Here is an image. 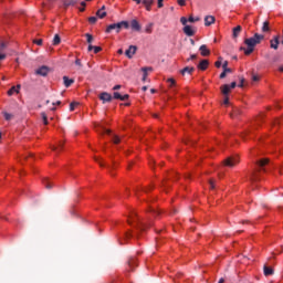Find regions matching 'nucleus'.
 Here are the masks:
<instances>
[{"mask_svg":"<svg viewBox=\"0 0 283 283\" xmlns=\"http://www.w3.org/2000/svg\"><path fill=\"white\" fill-rule=\"evenodd\" d=\"M151 28H154V23L147 24V25H146V29H145V32H146L147 34H151Z\"/></svg>","mask_w":283,"mask_h":283,"instance_id":"nucleus-36","label":"nucleus"},{"mask_svg":"<svg viewBox=\"0 0 283 283\" xmlns=\"http://www.w3.org/2000/svg\"><path fill=\"white\" fill-rule=\"evenodd\" d=\"M132 222L136 223L137 230L138 231H145L147 229V227H151V224H147L143 221H140V219L138 218V216L136 213H133L130 216V218L128 219V224H132Z\"/></svg>","mask_w":283,"mask_h":283,"instance_id":"nucleus-3","label":"nucleus"},{"mask_svg":"<svg viewBox=\"0 0 283 283\" xmlns=\"http://www.w3.org/2000/svg\"><path fill=\"white\" fill-rule=\"evenodd\" d=\"M41 116H42V120L48 119V114H45V113H41Z\"/></svg>","mask_w":283,"mask_h":283,"instance_id":"nucleus-57","label":"nucleus"},{"mask_svg":"<svg viewBox=\"0 0 283 283\" xmlns=\"http://www.w3.org/2000/svg\"><path fill=\"white\" fill-rule=\"evenodd\" d=\"M235 87H238V83L232 82L230 85L229 84H223L220 87L221 94H223V96H229L230 92L232 90H235Z\"/></svg>","mask_w":283,"mask_h":283,"instance_id":"nucleus-4","label":"nucleus"},{"mask_svg":"<svg viewBox=\"0 0 283 283\" xmlns=\"http://www.w3.org/2000/svg\"><path fill=\"white\" fill-rule=\"evenodd\" d=\"M238 114H242V111L235 108L233 115H234V116H238Z\"/></svg>","mask_w":283,"mask_h":283,"instance_id":"nucleus-54","label":"nucleus"},{"mask_svg":"<svg viewBox=\"0 0 283 283\" xmlns=\"http://www.w3.org/2000/svg\"><path fill=\"white\" fill-rule=\"evenodd\" d=\"M35 74L38 76H48V74H50V67H48L46 65H42L35 71Z\"/></svg>","mask_w":283,"mask_h":283,"instance_id":"nucleus-7","label":"nucleus"},{"mask_svg":"<svg viewBox=\"0 0 283 283\" xmlns=\"http://www.w3.org/2000/svg\"><path fill=\"white\" fill-rule=\"evenodd\" d=\"M196 72V69L193 66H186L180 71V74L185 76V74H193Z\"/></svg>","mask_w":283,"mask_h":283,"instance_id":"nucleus-17","label":"nucleus"},{"mask_svg":"<svg viewBox=\"0 0 283 283\" xmlns=\"http://www.w3.org/2000/svg\"><path fill=\"white\" fill-rule=\"evenodd\" d=\"M271 50L280 49V35H274L273 39L270 40Z\"/></svg>","mask_w":283,"mask_h":283,"instance_id":"nucleus-6","label":"nucleus"},{"mask_svg":"<svg viewBox=\"0 0 283 283\" xmlns=\"http://www.w3.org/2000/svg\"><path fill=\"white\" fill-rule=\"evenodd\" d=\"M120 87H122V86H120L119 84H117V85H115V86L113 87V90H114V91L120 90Z\"/></svg>","mask_w":283,"mask_h":283,"instance_id":"nucleus-61","label":"nucleus"},{"mask_svg":"<svg viewBox=\"0 0 283 283\" xmlns=\"http://www.w3.org/2000/svg\"><path fill=\"white\" fill-rule=\"evenodd\" d=\"M223 105H229V95H224Z\"/></svg>","mask_w":283,"mask_h":283,"instance_id":"nucleus-51","label":"nucleus"},{"mask_svg":"<svg viewBox=\"0 0 283 283\" xmlns=\"http://www.w3.org/2000/svg\"><path fill=\"white\" fill-rule=\"evenodd\" d=\"M184 33L187 36H193V34H196V31H193V29L191 28V25H186L184 27Z\"/></svg>","mask_w":283,"mask_h":283,"instance_id":"nucleus-18","label":"nucleus"},{"mask_svg":"<svg viewBox=\"0 0 283 283\" xmlns=\"http://www.w3.org/2000/svg\"><path fill=\"white\" fill-rule=\"evenodd\" d=\"M75 65H77L78 67H83V63H81V59L75 60Z\"/></svg>","mask_w":283,"mask_h":283,"instance_id":"nucleus-48","label":"nucleus"},{"mask_svg":"<svg viewBox=\"0 0 283 283\" xmlns=\"http://www.w3.org/2000/svg\"><path fill=\"white\" fill-rule=\"evenodd\" d=\"M188 21H189V23H196V21H200V18H193L192 15H190L189 18H188Z\"/></svg>","mask_w":283,"mask_h":283,"instance_id":"nucleus-41","label":"nucleus"},{"mask_svg":"<svg viewBox=\"0 0 283 283\" xmlns=\"http://www.w3.org/2000/svg\"><path fill=\"white\" fill-rule=\"evenodd\" d=\"M96 17H98V19H105V17H107V12H105L103 10H98L96 12Z\"/></svg>","mask_w":283,"mask_h":283,"instance_id":"nucleus-30","label":"nucleus"},{"mask_svg":"<svg viewBox=\"0 0 283 283\" xmlns=\"http://www.w3.org/2000/svg\"><path fill=\"white\" fill-rule=\"evenodd\" d=\"M33 43H35V45H43V40L42 39L34 40Z\"/></svg>","mask_w":283,"mask_h":283,"instance_id":"nucleus-47","label":"nucleus"},{"mask_svg":"<svg viewBox=\"0 0 283 283\" xmlns=\"http://www.w3.org/2000/svg\"><path fill=\"white\" fill-rule=\"evenodd\" d=\"M92 50H94V45L90 44L87 51L92 52Z\"/></svg>","mask_w":283,"mask_h":283,"instance_id":"nucleus-60","label":"nucleus"},{"mask_svg":"<svg viewBox=\"0 0 283 283\" xmlns=\"http://www.w3.org/2000/svg\"><path fill=\"white\" fill-rule=\"evenodd\" d=\"M196 59H198V55L197 54H191L190 59H188L187 62L189 63V61H193Z\"/></svg>","mask_w":283,"mask_h":283,"instance_id":"nucleus-49","label":"nucleus"},{"mask_svg":"<svg viewBox=\"0 0 283 283\" xmlns=\"http://www.w3.org/2000/svg\"><path fill=\"white\" fill-rule=\"evenodd\" d=\"M256 165H258L259 167H261V169H262V167H264L265 165H269V159H268V158L261 159V160H259V161L256 163Z\"/></svg>","mask_w":283,"mask_h":283,"instance_id":"nucleus-29","label":"nucleus"},{"mask_svg":"<svg viewBox=\"0 0 283 283\" xmlns=\"http://www.w3.org/2000/svg\"><path fill=\"white\" fill-rule=\"evenodd\" d=\"M199 52H200L201 56H209V54H211V51L207 48L206 44H202L199 48Z\"/></svg>","mask_w":283,"mask_h":283,"instance_id":"nucleus-14","label":"nucleus"},{"mask_svg":"<svg viewBox=\"0 0 283 283\" xmlns=\"http://www.w3.org/2000/svg\"><path fill=\"white\" fill-rule=\"evenodd\" d=\"M96 21H98V18H96V17H91V18H88V22H90L92 25H94V23H96Z\"/></svg>","mask_w":283,"mask_h":283,"instance_id":"nucleus-39","label":"nucleus"},{"mask_svg":"<svg viewBox=\"0 0 283 283\" xmlns=\"http://www.w3.org/2000/svg\"><path fill=\"white\" fill-rule=\"evenodd\" d=\"M154 69L151 67H143L142 72H144L143 81H147V72H151Z\"/></svg>","mask_w":283,"mask_h":283,"instance_id":"nucleus-28","label":"nucleus"},{"mask_svg":"<svg viewBox=\"0 0 283 283\" xmlns=\"http://www.w3.org/2000/svg\"><path fill=\"white\" fill-rule=\"evenodd\" d=\"M271 29L269 28V21L263 22L262 32H269Z\"/></svg>","mask_w":283,"mask_h":283,"instance_id":"nucleus-33","label":"nucleus"},{"mask_svg":"<svg viewBox=\"0 0 283 283\" xmlns=\"http://www.w3.org/2000/svg\"><path fill=\"white\" fill-rule=\"evenodd\" d=\"M137 264H138V260L136 258H130L128 260V266L130 271H134V266H137Z\"/></svg>","mask_w":283,"mask_h":283,"instance_id":"nucleus-23","label":"nucleus"},{"mask_svg":"<svg viewBox=\"0 0 283 283\" xmlns=\"http://www.w3.org/2000/svg\"><path fill=\"white\" fill-rule=\"evenodd\" d=\"M252 81H254V82H255V81H260V77H258V75H253V76H252Z\"/></svg>","mask_w":283,"mask_h":283,"instance_id":"nucleus-59","label":"nucleus"},{"mask_svg":"<svg viewBox=\"0 0 283 283\" xmlns=\"http://www.w3.org/2000/svg\"><path fill=\"white\" fill-rule=\"evenodd\" d=\"M85 36H86L87 43L92 44V42L94 41V36L90 33H85Z\"/></svg>","mask_w":283,"mask_h":283,"instance_id":"nucleus-35","label":"nucleus"},{"mask_svg":"<svg viewBox=\"0 0 283 283\" xmlns=\"http://www.w3.org/2000/svg\"><path fill=\"white\" fill-rule=\"evenodd\" d=\"M163 1L164 0H158V2H157L158 8H164L165 4L163 3Z\"/></svg>","mask_w":283,"mask_h":283,"instance_id":"nucleus-53","label":"nucleus"},{"mask_svg":"<svg viewBox=\"0 0 283 283\" xmlns=\"http://www.w3.org/2000/svg\"><path fill=\"white\" fill-rule=\"evenodd\" d=\"M2 114H3V117H4L7 120H12V118H13V115H12V114H10V113H8V112H3Z\"/></svg>","mask_w":283,"mask_h":283,"instance_id":"nucleus-34","label":"nucleus"},{"mask_svg":"<svg viewBox=\"0 0 283 283\" xmlns=\"http://www.w3.org/2000/svg\"><path fill=\"white\" fill-rule=\"evenodd\" d=\"M124 28V30H129V22L128 21H120L117 23H113L107 25L106 28V34H111L113 30H115L116 34L120 32V30Z\"/></svg>","mask_w":283,"mask_h":283,"instance_id":"nucleus-2","label":"nucleus"},{"mask_svg":"<svg viewBox=\"0 0 283 283\" xmlns=\"http://www.w3.org/2000/svg\"><path fill=\"white\" fill-rule=\"evenodd\" d=\"M218 283H224V279H220Z\"/></svg>","mask_w":283,"mask_h":283,"instance_id":"nucleus-63","label":"nucleus"},{"mask_svg":"<svg viewBox=\"0 0 283 283\" xmlns=\"http://www.w3.org/2000/svg\"><path fill=\"white\" fill-rule=\"evenodd\" d=\"M6 48H8V44H6V42H2L0 44V61H3L6 59V54L1 53L4 51Z\"/></svg>","mask_w":283,"mask_h":283,"instance_id":"nucleus-24","label":"nucleus"},{"mask_svg":"<svg viewBox=\"0 0 283 283\" xmlns=\"http://www.w3.org/2000/svg\"><path fill=\"white\" fill-rule=\"evenodd\" d=\"M95 129L98 134H112V130L106 129L105 127H103L102 125H97L95 126Z\"/></svg>","mask_w":283,"mask_h":283,"instance_id":"nucleus-19","label":"nucleus"},{"mask_svg":"<svg viewBox=\"0 0 283 283\" xmlns=\"http://www.w3.org/2000/svg\"><path fill=\"white\" fill-rule=\"evenodd\" d=\"M43 185L46 189H52V187H54V184H52L50 180L45 179L43 181Z\"/></svg>","mask_w":283,"mask_h":283,"instance_id":"nucleus-31","label":"nucleus"},{"mask_svg":"<svg viewBox=\"0 0 283 283\" xmlns=\"http://www.w3.org/2000/svg\"><path fill=\"white\" fill-rule=\"evenodd\" d=\"M275 274V270H273V268L269 266L268 264L263 265V275H265V277H269L270 275H274Z\"/></svg>","mask_w":283,"mask_h":283,"instance_id":"nucleus-11","label":"nucleus"},{"mask_svg":"<svg viewBox=\"0 0 283 283\" xmlns=\"http://www.w3.org/2000/svg\"><path fill=\"white\" fill-rule=\"evenodd\" d=\"M223 72H226V74L231 73V69H226Z\"/></svg>","mask_w":283,"mask_h":283,"instance_id":"nucleus-62","label":"nucleus"},{"mask_svg":"<svg viewBox=\"0 0 283 283\" xmlns=\"http://www.w3.org/2000/svg\"><path fill=\"white\" fill-rule=\"evenodd\" d=\"M213 23H216V17H213V15H206L205 17L206 28H209V25H213Z\"/></svg>","mask_w":283,"mask_h":283,"instance_id":"nucleus-12","label":"nucleus"},{"mask_svg":"<svg viewBox=\"0 0 283 283\" xmlns=\"http://www.w3.org/2000/svg\"><path fill=\"white\" fill-rule=\"evenodd\" d=\"M59 43H61V36L55 34L53 38V45H59Z\"/></svg>","mask_w":283,"mask_h":283,"instance_id":"nucleus-32","label":"nucleus"},{"mask_svg":"<svg viewBox=\"0 0 283 283\" xmlns=\"http://www.w3.org/2000/svg\"><path fill=\"white\" fill-rule=\"evenodd\" d=\"M228 65H229V62H227V61H226V62H223V64H222V69H223V71L228 69Z\"/></svg>","mask_w":283,"mask_h":283,"instance_id":"nucleus-55","label":"nucleus"},{"mask_svg":"<svg viewBox=\"0 0 283 283\" xmlns=\"http://www.w3.org/2000/svg\"><path fill=\"white\" fill-rule=\"evenodd\" d=\"M279 72H283V65L279 67Z\"/></svg>","mask_w":283,"mask_h":283,"instance_id":"nucleus-64","label":"nucleus"},{"mask_svg":"<svg viewBox=\"0 0 283 283\" xmlns=\"http://www.w3.org/2000/svg\"><path fill=\"white\" fill-rule=\"evenodd\" d=\"M76 106H78V103L77 102H72L70 104V112H74V109L76 108Z\"/></svg>","mask_w":283,"mask_h":283,"instance_id":"nucleus-38","label":"nucleus"},{"mask_svg":"<svg viewBox=\"0 0 283 283\" xmlns=\"http://www.w3.org/2000/svg\"><path fill=\"white\" fill-rule=\"evenodd\" d=\"M59 149H63V142H60L59 147H52L53 151H59Z\"/></svg>","mask_w":283,"mask_h":283,"instance_id":"nucleus-40","label":"nucleus"},{"mask_svg":"<svg viewBox=\"0 0 283 283\" xmlns=\"http://www.w3.org/2000/svg\"><path fill=\"white\" fill-rule=\"evenodd\" d=\"M189 20H187V18H185V17H181L180 18V23L182 24V25H187V22H188Z\"/></svg>","mask_w":283,"mask_h":283,"instance_id":"nucleus-44","label":"nucleus"},{"mask_svg":"<svg viewBox=\"0 0 283 283\" xmlns=\"http://www.w3.org/2000/svg\"><path fill=\"white\" fill-rule=\"evenodd\" d=\"M239 87H244V77L241 78Z\"/></svg>","mask_w":283,"mask_h":283,"instance_id":"nucleus-56","label":"nucleus"},{"mask_svg":"<svg viewBox=\"0 0 283 283\" xmlns=\"http://www.w3.org/2000/svg\"><path fill=\"white\" fill-rule=\"evenodd\" d=\"M186 3H187V0H178L179 6H186Z\"/></svg>","mask_w":283,"mask_h":283,"instance_id":"nucleus-52","label":"nucleus"},{"mask_svg":"<svg viewBox=\"0 0 283 283\" xmlns=\"http://www.w3.org/2000/svg\"><path fill=\"white\" fill-rule=\"evenodd\" d=\"M113 98H115L116 101H127L129 98V94L120 95V93L114 92Z\"/></svg>","mask_w":283,"mask_h":283,"instance_id":"nucleus-13","label":"nucleus"},{"mask_svg":"<svg viewBox=\"0 0 283 283\" xmlns=\"http://www.w3.org/2000/svg\"><path fill=\"white\" fill-rule=\"evenodd\" d=\"M143 4L145 6L147 12H151V6H154V0H143Z\"/></svg>","mask_w":283,"mask_h":283,"instance_id":"nucleus-21","label":"nucleus"},{"mask_svg":"<svg viewBox=\"0 0 283 283\" xmlns=\"http://www.w3.org/2000/svg\"><path fill=\"white\" fill-rule=\"evenodd\" d=\"M112 94L107 92H103L99 94V101H102V103H112Z\"/></svg>","mask_w":283,"mask_h":283,"instance_id":"nucleus-9","label":"nucleus"},{"mask_svg":"<svg viewBox=\"0 0 283 283\" xmlns=\"http://www.w3.org/2000/svg\"><path fill=\"white\" fill-rule=\"evenodd\" d=\"M63 81H64L65 87H70V86L73 85V83H74V80H73V78H70V77H67V76H63Z\"/></svg>","mask_w":283,"mask_h":283,"instance_id":"nucleus-26","label":"nucleus"},{"mask_svg":"<svg viewBox=\"0 0 283 283\" xmlns=\"http://www.w3.org/2000/svg\"><path fill=\"white\" fill-rule=\"evenodd\" d=\"M216 67H222V57H219V61L214 63Z\"/></svg>","mask_w":283,"mask_h":283,"instance_id":"nucleus-46","label":"nucleus"},{"mask_svg":"<svg viewBox=\"0 0 283 283\" xmlns=\"http://www.w3.org/2000/svg\"><path fill=\"white\" fill-rule=\"evenodd\" d=\"M258 180H260V169L254 170L250 175V182L252 185H255V182H258Z\"/></svg>","mask_w":283,"mask_h":283,"instance_id":"nucleus-10","label":"nucleus"},{"mask_svg":"<svg viewBox=\"0 0 283 283\" xmlns=\"http://www.w3.org/2000/svg\"><path fill=\"white\" fill-rule=\"evenodd\" d=\"M149 189H154V186H150L149 188H137L135 189V196L140 198V192L144 191V193H149Z\"/></svg>","mask_w":283,"mask_h":283,"instance_id":"nucleus-16","label":"nucleus"},{"mask_svg":"<svg viewBox=\"0 0 283 283\" xmlns=\"http://www.w3.org/2000/svg\"><path fill=\"white\" fill-rule=\"evenodd\" d=\"M167 83L170 84L169 87L176 86V80H175L174 77L168 78V80H167Z\"/></svg>","mask_w":283,"mask_h":283,"instance_id":"nucleus-37","label":"nucleus"},{"mask_svg":"<svg viewBox=\"0 0 283 283\" xmlns=\"http://www.w3.org/2000/svg\"><path fill=\"white\" fill-rule=\"evenodd\" d=\"M19 90H21L20 84H18L17 86H12V87L8 91V96H12V94H19Z\"/></svg>","mask_w":283,"mask_h":283,"instance_id":"nucleus-22","label":"nucleus"},{"mask_svg":"<svg viewBox=\"0 0 283 283\" xmlns=\"http://www.w3.org/2000/svg\"><path fill=\"white\" fill-rule=\"evenodd\" d=\"M130 28L135 32H140V30H142V27H140V23H138V20H132L130 21Z\"/></svg>","mask_w":283,"mask_h":283,"instance_id":"nucleus-15","label":"nucleus"},{"mask_svg":"<svg viewBox=\"0 0 283 283\" xmlns=\"http://www.w3.org/2000/svg\"><path fill=\"white\" fill-rule=\"evenodd\" d=\"M210 189H216V181L213 179L209 180Z\"/></svg>","mask_w":283,"mask_h":283,"instance_id":"nucleus-45","label":"nucleus"},{"mask_svg":"<svg viewBox=\"0 0 283 283\" xmlns=\"http://www.w3.org/2000/svg\"><path fill=\"white\" fill-rule=\"evenodd\" d=\"M138 50V48L136 45H130L126 51H125V55L127 56V59H134V54H136V51Z\"/></svg>","mask_w":283,"mask_h":283,"instance_id":"nucleus-8","label":"nucleus"},{"mask_svg":"<svg viewBox=\"0 0 283 283\" xmlns=\"http://www.w3.org/2000/svg\"><path fill=\"white\" fill-rule=\"evenodd\" d=\"M240 32H242V27L241 25H238L233 29V39H238V36H240Z\"/></svg>","mask_w":283,"mask_h":283,"instance_id":"nucleus-25","label":"nucleus"},{"mask_svg":"<svg viewBox=\"0 0 283 283\" xmlns=\"http://www.w3.org/2000/svg\"><path fill=\"white\" fill-rule=\"evenodd\" d=\"M76 3H78V0H65L64 7L70 8V6H76Z\"/></svg>","mask_w":283,"mask_h":283,"instance_id":"nucleus-27","label":"nucleus"},{"mask_svg":"<svg viewBox=\"0 0 283 283\" xmlns=\"http://www.w3.org/2000/svg\"><path fill=\"white\" fill-rule=\"evenodd\" d=\"M93 50H94V54H98V52H102V51H103V48H101V46H94Z\"/></svg>","mask_w":283,"mask_h":283,"instance_id":"nucleus-43","label":"nucleus"},{"mask_svg":"<svg viewBox=\"0 0 283 283\" xmlns=\"http://www.w3.org/2000/svg\"><path fill=\"white\" fill-rule=\"evenodd\" d=\"M220 78H227V73L224 71L220 74Z\"/></svg>","mask_w":283,"mask_h":283,"instance_id":"nucleus-58","label":"nucleus"},{"mask_svg":"<svg viewBox=\"0 0 283 283\" xmlns=\"http://www.w3.org/2000/svg\"><path fill=\"white\" fill-rule=\"evenodd\" d=\"M207 67H209V60H202L198 64V70H201L202 72H205V70H207Z\"/></svg>","mask_w":283,"mask_h":283,"instance_id":"nucleus-20","label":"nucleus"},{"mask_svg":"<svg viewBox=\"0 0 283 283\" xmlns=\"http://www.w3.org/2000/svg\"><path fill=\"white\" fill-rule=\"evenodd\" d=\"M264 41V35L255 33L252 38H248L244 40V44L247 48L241 46L240 51L244 52L245 56H250V54H253L255 52V45H260Z\"/></svg>","mask_w":283,"mask_h":283,"instance_id":"nucleus-1","label":"nucleus"},{"mask_svg":"<svg viewBox=\"0 0 283 283\" xmlns=\"http://www.w3.org/2000/svg\"><path fill=\"white\" fill-rule=\"evenodd\" d=\"M113 143H114L115 145H118V143H120V137L114 135V136H113Z\"/></svg>","mask_w":283,"mask_h":283,"instance_id":"nucleus-42","label":"nucleus"},{"mask_svg":"<svg viewBox=\"0 0 283 283\" xmlns=\"http://www.w3.org/2000/svg\"><path fill=\"white\" fill-rule=\"evenodd\" d=\"M81 6L83 7L82 9H80V12H85V6H87V3H85V1L81 2Z\"/></svg>","mask_w":283,"mask_h":283,"instance_id":"nucleus-50","label":"nucleus"},{"mask_svg":"<svg viewBox=\"0 0 283 283\" xmlns=\"http://www.w3.org/2000/svg\"><path fill=\"white\" fill-rule=\"evenodd\" d=\"M238 164H240V158L238 156H231L223 160L224 167H235Z\"/></svg>","mask_w":283,"mask_h":283,"instance_id":"nucleus-5","label":"nucleus"}]
</instances>
